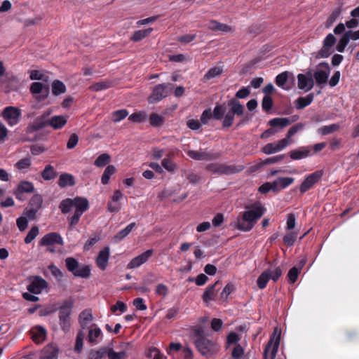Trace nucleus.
<instances>
[{
    "mask_svg": "<svg viewBox=\"0 0 359 359\" xmlns=\"http://www.w3.org/2000/svg\"><path fill=\"white\" fill-rule=\"evenodd\" d=\"M265 211V208L259 202L246 206L245 210L237 218V228L243 231H250Z\"/></svg>",
    "mask_w": 359,
    "mask_h": 359,
    "instance_id": "1",
    "label": "nucleus"
},
{
    "mask_svg": "<svg viewBox=\"0 0 359 359\" xmlns=\"http://www.w3.org/2000/svg\"><path fill=\"white\" fill-rule=\"evenodd\" d=\"M88 208V202L87 199L76 197L74 199L67 198L62 201L60 205V209L64 214L69 213L74 210V215L68 217L69 224L74 226L79 222L81 216Z\"/></svg>",
    "mask_w": 359,
    "mask_h": 359,
    "instance_id": "2",
    "label": "nucleus"
},
{
    "mask_svg": "<svg viewBox=\"0 0 359 359\" xmlns=\"http://www.w3.org/2000/svg\"><path fill=\"white\" fill-rule=\"evenodd\" d=\"M195 345L200 353L206 358L215 356L219 349L216 343L203 337H198L195 341Z\"/></svg>",
    "mask_w": 359,
    "mask_h": 359,
    "instance_id": "3",
    "label": "nucleus"
},
{
    "mask_svg": "<svg viewBox=\"0 0 359 359\" xmlns=\"http://www.w3.org/2000/svg\"><path fill=\"white\" fill-rule=\"evenodd\" d=\"M73 306L74 302L72 299L66 300L57 306L60 323L63 330H68L70 327L69 320Z\"/></svg>",
    "mask_w": 359,
    "mask_h": 359,
    "instance_id": "4",
    "label": "nucleus"
},
{
    "mask_svg": "<svg viewBox=\"0 0 359 359\" xmlns=\"http://www.w3.org/2000/svg\"><path fill=\"white\" fill-rule=\"evenodd\" d=\"M39 245L46 247L49 252H54L57 245H64V241L59 233L52 232L43 236L39 241Z\"/></svg>",
    "mask_w": 359,
    "mask_h": 359,
    "instance_id": "5",
    "label": "nucleus"
},
{
    "mask_svg": "<svg viewBox=\"0 0 359 359\" xmlns=\"http://www.w3.org/2000/svg\"><path fill=\"white\" fill-rule=\"evenodd\" d=\"M1 116L9 126H15L21 119L22 111L16 107L8 106L1 111Z\"/></svg>",
    "mask_w": 359,
    "mask_h": 359,
    "instance_id": "6",
    "label": "nucleus"
},
{
    "mask_svg": "<svg viewBox=\"0 0 359 359\" xmlns=\"http://www.w3.org/2000/svg\"><path fill=\"white\" fill-rule=\"evenodd\" d=\"M280 332L278 328L274 329L273 333L270 338L265 349L264 359H274L279 346Z\"/></svg>",
    "mask_w": 359,
    "mask_h": 359,
    "instance_id": "7",
    "label": "nucleus"
},
{
    "mask_svg": "<svg viewBox=\"0 0 359 359\" xmlns=\"http://www.w3.org/2000/svg\"><path fill=\"white\" fill-rule=\"evenodd\" d=\"M282 273L283 272L280 267H277L273 270L264 271L257 278V283L258 287L261 290L265 288L270 279L276 282L281 276Z\"/></svg>",
    "mask_w": 359,
    "mask_h": 359,
    "instance_id": "8",
    "label": "nucleus"
},
{
    "mask_svg": "<svg viewBox=\"0 0 359 359\" xmlns=\"http://www.w3.org/2000/svg\"><path fill=\"white\" fill-rule=\"evenodd\" d=\"M172 88V86L170 83H163L156 86L151 94L148 97V102L152 104L161 101L168 95Z\"/></svg>",
    "mask_w": 359,
    "mask_h": 359,
    "instance_id": "9",
    "label": "nucleus"
},
{
    "mask_svg": "<svg viewBox=\"0 0 359 359\" xmlns=\"http://www.w3.org/2000/svg\"><path fill=\"white\" fill-rule=\"evenodd\" d=\"M292 143V140L288 139H282L278 142L266 144L262 151L266 154H272L283 150L285 147Z\"/></svg>",
    "mask_w": 359,
    "mask_h": 359,
    "instance_id": "10",
    "label": "nucleus"
},
{
    "mask_svg": "<svg viewBox=\"0 0 359 359\" xmlns=\"http://www.w3.org/2000/svg\"><path fill=\"white\" fill-rule=\"evenodd\" d=\"M337 39L332 34H329L325 38L323 42V47L318 52V57H327L334 52V46Z\"/></svg>",
    "mask_w": 359,
    "mask_h": 359,
    "instance_id": "11",
    "label": "nucleus"
},
{
    "mask_svg": "<svg viewBox=\"0 0 359 359\" xmlns=\"http://www.w3.org/2000/svg\"><path fill=\"white\" fill-rule=\"evenodd\" d=\"M31 93L39 100H44L49 94V86L47 83L34 82L30 87Z\"/></svg>",
    "mask_w": 359,
    "mask_h": 359,
    "instance_id": "12",
    "label": "nucleus"
},
{
    "mask_svg": "<svg viewBox=\"0 0 359 359\" xmlns=\"http://www.w3.org/2000/svg\"><path fill=\"white\" fill-rule=\"evenodd\" d=\"M330 73V68L327 63H320L314 72L313 76L318 85L325 84Z\"/></svg>",
    "mask_w": 359,
    "mask_h": 359,
    "instance_id": "13",
    "label": "nucleus"
},
{
    "mask_svg": "<svg viewBox=\"0 0 359 359\" xmlns=\"http://www.w3.org/2000/svg\"><path fill=\"white\" fill-rule=\"evenodd\" d=\"M322 176L323 172L321 170H318L309 175L300 185L299 190L301 193L304 194L312 188L320 180Z\"/></svg>",
    "mask_w": 359,
    "mask_h": 359,
    "instance_id": "14",
    "label": "nucleus"
},
{
    "mask_svg": "<svg viewBox=\"0 0 359 359\" xmlns=\"http://www.w3.org/2000/svg\"><path fill=\"white\" fill-rule=\"evenodd\" d=\"M67 116H53L41 125V127L50 126L54 130H59L67 124Z\"/></svg>",
    "mask_w": 359,
    "mask_h": 359,
    "instance_id": "15",
    "label": "nucleus"
},
{
    "mask_svg": "<svg viewBox=\"0 0 359 359\" xmlns=\"http://www.w3.org/2000/svg\"><path fill=\"white\" fill-rule=\"evenodd\" d=\"M47 286V282L39 276L34 277L27 286V290L29 292L39 294L41 293L43 290Z\"/></svg>",
    "mask_w": 359,
    "mask_h": 359,
    "instance_id": "16",
    "label": "nucleus"
},
{
    "mask_svg": "<svg viewBox=\"0 0 359 359\" xmlns=\"http://www.w3.org/2000/svg\"><path fill=\"white\" fill-rule=\"evenodd\" d=\"M298 88L306 92L311 90L314 85V81L310 73L306 74H299L297 76Z\"/></svg>",
    "mask_w": 359,
    "mask_h": 359,
    "instance_id": "17",
    "label": "nucleus"
},
{
    "mask_svg": "<svg viewBox=\"0 0 359 359\" xmlns=\"http://www.w3.org/2000/svg\"><path fill=\"white\" fill-rule=\"evenodd\" d=\"M130 344L123 343L120 345V351H115L111 347H107L109 359H126L128 357V351Z\"/></svg>",
    "mask_w": 359,
    "mask_h": 359,
    "instance_id": "18",
    "label": "nucleus"
},
{
    "mask_svg": "<svg viewBox=\"0 0 359 359\" xmlns=\"http://www.w3.org/2000/svg\"><path fill=\"white\" fill-rule=\"evenodd\" d=\"M153 250H147L142 254L135 257L133 258L127 265V269H135L143 264H144L149 258L152 255Z\"/></svg>",
    "mask_w": 359,
    "mask_h": 359,
    "instance_id": "19",
    "label": "nucleus"
},
{
    "mask_svg": "<svg viewBox=\"0 0 359 359\" xmlns=\"http://www.w3.org/2000/svg\"><path fill=\"white\" fill-rule=\"evenodd\" d=\"M124 198V194L120 190L114 191L108 203L107 208L110 212H118L121 209L119 201Z\"/></svg>",
    "mask_w": 359,
    "mask_h": 359,
    "instance_id": "20",
    "label": "nucleus"
},
{
    "mask_svg": "<svg viewBox=\"0 0 359 359\" xmlns=\"http://www.w3.org/2000/svg\"><path fill=\"white\" fill-rule=\"evenodd\" d=\"M312 155V148L309 146L301 147L290 152V157L292 160H301Z\"/></svg>",
    "mask_w": 359,
    "mask_h": 359,
    "instance_id": "21",
    "label": "nucleus"
},
{
    "mask_svg": "<svg viewBox=\"0 0 359 359\" xmlns=\"http://www.w3.org/2000/svg\"><path fill=\"white\" fill-rule=\"evenodd\" d=\"M110 250L109 247L104 248L99 253L96 264L101 270H105L109 258Z\"/></svg>",
    "mask_w": 359,
    "mask_h": 359,
    "instance_id": "22",
    "label": "nucleus"
},
{
    "mask_svg": "<svg viewBox=\"0 0 359 359\" xmlns=\"http://www.w3.org/2000/svg\"><path fill=\"white\" fill-rule=\"evenodd\" d=\"M294 181L292 177H278L273 182V191H279L292 184Z\"/></svg>",
    "mask_w": 359,
    "mask_h": 359,
    "instance_id": "23",
    "label": "nucleus"
},
{
    "mask_svg": "<svg viewBox=\"0 0 359 359\" xmlns=\"http://www.w3.org/2000/svg\"><path fill=\"white\" fill-rule=\"evenodd\" d=\"M32 338L36 344L43 342L46 338V330L41 326H36L32 329Z\"/></svg>",
    "mask_w": 359,
    "mask_h": 359,
    "instance_id": "24",
    "label": "nucleus"
},
{
    "mask_svg": "<svg viewBox=\"0 0 359 359\" xmlns=\"http://www.w3.org/2000/svg\"><path fill=\"white\" fill-rule=\"evenodd\" d=\"M93 319V316L91 309H87L83 310L79 314V323L83 328H85L90 322H92Z\"/></svg>",
    "mask_w": 359,
    "mask_h": 359,
    "instance_id": "25",
    "label": "nucleus"
},
{
    "mask_svg": "<svg viewBox=\"0 0 359 359\" xmlns=\"http://www.w3.org/2000/svg\"><path fill=\"white\" fill-rule=\"evenodd\" d=\"M102 332L96 325L91 326L88 330V339L90 343L97 344V339L102 338Z\"/></svg>",
    "mask_w": 359,
    "mask_h": 359,
    "instance_id": "26",
    "label": "nucleus"
},
{
    "mask_svg": "<svg viewBox=\"0 0 359 359\" xmlns=\"http://www.w3.org/2000/svg\"><path fill=\"white\" fill-rule=\"evenodd\" d=\"M57 183L61 188H65L74 185L75 180L72 175L63 173L60 175Z\"/></svg>",
    "mask_w": 359,
    "mask_h": 359,
    "instance_id": "27",
    "label": "nucleus"
},
{
    "mask_svg": "<svg viewBox=\"0 0 359 359\" xmlns=\"http://www.w3.org/2000/svg\"><path fill=\"white\" fill-rule=\"evenodd\" d=\"M152 32L153 28L151 27L137 30L130 36V40L135 42L140 41L148 37Z\"/></svg>",
    "mask_w": 359,
    "mask_h": 359,
    "instance_id": "28",
    "label": "nucleus"
},
{
    "mask_svg": "<svg viewBox=\"0 0 359 359\" xmlns=\"http://www.w3.org/2000/svg\"><path fill=\"white\" fill-rule=\"evenodd\" d=\"M314 95L313 93H310L305 97H299L295 101V107L297 109H302L309 106L313 100Z\"/></svg>",
    "mask_w": 359,
    "mask_h": 359,
    "instance_id": "29",
    "label": "nucleus"
},
{
    "mask_svg": "<svg viewBox=\"0 0 359 359\" xmlns=\"http://www.w3.org/2000/svg\"><path fill=\"white\" fill-rule=\"evenodd\" d=\"M349 34L350 33L346 31L341 36L338 43L336 45V50L339 53H343L344 51L345 48L351 40Z\"/></svg>",
    "mask_w": 359,
    "mask_h": 359,
    "instance_id": "30",
    "label": "nucleus"
},
{
    "mask_svg": "<svg viewBox=\"0 0 359 359\" xmlns=\"http://www.w3.org/2000/svg\"><path fill=\"white\" fill-rule=\"evenodd\" d=\"M228 105L231 107V111L237 116H241L244 112L243 106L236 100L232 99L231 100Z\"/></svg>",
    "mask_w": 359,
    "mask_h": 359,
    "instance_id": "31",
    "label": "nucleus"
},
{
    "mask_svg": "<svg viewBox=\"0 0 359 359\" xmlns=\"http://www.w3.org/2000/svg\"><path fill=\"white\" fill-rule=\"evenodd\" d=\"M58 351L53 346H47L42 352L41 358L43 359H57Z\"/></svg>",
    "mask_w": 359,
    "mask_h": 359,
    "instance_id": "32",
    "label": "nucleus"
},
{
    "mask_svg": "<svg viewBox=\"0 0 359 359\" xmlns=\"http://www.w3.org/2000/svg\"><path fill=\"white\" fill-rule=\"evenodd\" d=\"M135 226V223L129 224L125 229L121 230L117 234L114 236V240L116 243L121 241L125 237H126L133 229Z\"/></svg>",
    "mask_w": 359,
    "mask_h": 359,
    "instance_id": "33",
    "label": "nucleus"
},
{
    "mask_svg": "<svg viewBox=\"0 0 359 359\" xmlns=\"http://www.w3.org/2000/svg\"><path fill=\"white\" fill-rule=\"evenodd\" d=\"M107 354V347L100 348L97 350H90L88 353V359H102Z\"/></svg>",
    "mask_w": 359,
    "mask_h": 359,
    "instance_id": "34",
    "label": "nucleus"
},
{
    "mask_svg": "<svg viewBox=\"0 0 359 359\" xmlns=\"http://www.w3.org/2000/svg\"><path fill=\"white\" fill-rule=\"evenodd\" d=\"M66 91L65 85L59 80H55L52 83V93L55 95H59Z\"/></svg>",
    "mask_w": 359,
    "mask_h": 359,
    "instance_id": "35",
    "label": "nucleus"
},
{
    "mask_svg": "<svg viewBox=\"0 0 359 359\" xmlns=\"http://www.w3.org/2000/svg\"><path fill=\"white\" fill-rule=\"evenodd\" d=\"M116 172V168L114 165H108L102 176L101 181L103 184H107L109 182L110 177Z\"/></svg>",
    "mask_w": 359,
    "mask_h": 359,
    "instance_id": "36",
    "label": "nucleus"
},
{
    "mask_svg": "<svg viewBox=\"0 0 359 359\" xmlns=\"http://www.w3.org/2000/svg\"><path fill=\"white\" fill-rule=\"evenodd\" d=\"M33 190V184L29 182L25 181L19 184L16 196L18 198H20V193H30L32 192Z\"/></svg>",
    "mask_w": 359,
    "mask_h": 359,
    "instance_id": "37",
    "label": "nucleus"
},
{
    "mask_svg": "<svg viewBox=\"0 0 359 359\" xmlns=\"http://www.w3.org/2000/svg\"><path fill=\"white\" fill-rule=\"evenodd\" d=\"M76 271L74 276L80 278H88L90 275V268L88 265L79 264Z\"/></svg>",
    "mask_w": 359,
    "mask_h": 359,
    "instance_id": "38",
    "label": "nucleus"
},
{
    "mask_svg": "<svg viewBox=\"0 0 359 359\" xmlns=\"http://www.w3.org/2000/svg\"><path fill=\"white\" fill-rule=\"evenodd\" d=\"M41 176L45 180H50L55 177L56 172L52 165H48L46 166L41 172Z\"/></svg>",
    "mask_w": 359,
    "mask_h": 359,
    "instance_id": "39",
    "label": "nucleus"
},
{
    "mask_svg": "<svg viewBox=\"0 0 359 359\" xmlns=\"http://www.w3.org/2000/svg\"><path fill=\"white\" fill-rule=\"evenodd\" d=\"M290 121L287 118H275L269 121V124L272 127L280 126L284 128L290 124Z\"/></svg>",
    "mask_w": 359,
    "mask_h": 359,
    "instance_id": "40",
    "label": "nucleus"
},
{
    "mask_svg": "<svg viewBox=\"0 0 359 359\" xmlns=\"http://www.w3.org/2000/svg\"><path fill=\"white\" fill-rule=\"evenodd\" d=\"M65 264L67 269L73 273V275H75L76 270L79 267V263L78 261L73 258V257H67L65 259Z\"/></svg>",
    "mask_w": 359,
    "mask_h": 359,
    "instance_id": "41",
    "label": "nucleus"
},
{
    "mask_svg": "<svg viewBox=\"0 0 359 359\" xmlns=\"http://www.w3.org/2000/svg\"><path fill=\"white\" fill-rule=\"evenodd\" d=\"M187 153L190 158L195 160H205L209 158V154L205 152L189 150Z\"/></svg>",
    "mask_w": 359,
    "mask_h": 359,
    "instance_id": "42",
    "label": "nucleus"
},
{
    "mask_svg": "<svg viewBox=\"0 0 359 359\" xmlns=\"http://www.w3.org/2000/svg\"><path fill=\"white\" fill-rule=\"evenodd\" d=\"M164 117L158 114H151L149 118L150 124L154 127H158L163 125Z\"/></svg>",
    "mask_w": 359,
    "mask_h": 359,
    "instance_id": "43",
    "label": "nucleus"
},
{
    "mask_svg": "<svg viewBox=\"0 0 359 359\" xmlns=\"http://www.w3.org/2000/svg\"><path fill=\"white\" fill-rule=\"evenodd\" d=\"M217 285V283H215L214 285L207 287V289L204 292L203 297H202L203 301L208 302L213 299V297H214L215 293V285Z\"/></svg>",
    "mask_w": 359,
    "mask_h": 359,
    "instance_id": "44",
    "label": "nucleus"
},
{
    "mask_svg": "<svg viewBox=\"0 0 359 359\" xmlns=\"http://www.w3.org/2000/svg\"><path fill=\"white\" fill-rule=\"evenodd\" d=\"M231 356L233 359H245L243 348L240 345H236L232 351Z\"/></svg>",
    "mask_w": 359,
    "mask_h": 359,
    "instance_id": "45",
    "label": "nucleus"
},
{
    "mask_svg": "<svg viewBox=\"0 0 359 359\" xmlns=\"http://www.w3.org/2000/svg\"><path fill=\"white\" fill-rule=\"evenodd\" d=\"M161 164L162 166L170 172H174L177 169V164L168 158H163Z\"/></svg>",
    "mask_w": 359,
    "mask_h": 359,
    "instance_id": "46",
    "label": "nucleus"
},
{
    "mask_svg": "<svg viewBox=\"0 0 359 359\" xmlns=\"http://www.w3.org/2000/svg\"><path fill=\"white\" fill-rule=\"evenodd\" d=\"M222 72V69L219 67H214L210 69L204 76L205 80H210L219 76Z\"/></svg>",
    "mask_w": 359,
    "mask_h": 359,
    "instance_id": "47",
    "label": "nucleus"
},
{
    "mask_svg": "<svg viewBox=\"0 0 359 359\" xmlns=\"http://www.w3.org/2000/svg\"><path fill=\"white\" fill-rule=\"evenodd\" d=\"M147 114L144 111H140L131 114L128 119L134 123H142L147 119Z\"/></svg>",
    "mask_w": 359,
    "mask_h": 359,
    "instance_id": "48",
    "label": "nucleus"
},
{
    "mask_svg": "<svg viewBox=\"0 0 359 359\" xmlns=\"http://www.w3.org/2000/svg\"><path fill=\"white\" fill-rule=\"evenodd\" d=\"M241 337L238 334L231 332L226 337V348H229L231 345H237L240 341Z\"/></svg>",
    "mask_w": 359,
    "mask_h": 359,
    "instance_id": "49",
    "label": "nucleus"
},
{
    "mask_svg": "<svg viewBox=\"0 0 359 359\" xmlns=\"http://www.w3.org/2000/svg\"><path fill=\"white\" fill-rule=\"evenodd\" d=\"M110 160V156L107 154H102L100 155L95 161V165L97 167H103L107 165Z\"/></svg>",
    "mask_w": 359,
    "mask_h": 359,
    "instance_id": "50",
    "label": "nucleus"
},
{
    "mask_svg": "<svg viewBox=\"0 0 359 359\" xmlns=\"http://www.w3.org/2000/svg\"><path fill=\"white\" fill-rule=\"evenodd\" d=\"M31 165V159L29 158H25L22 159H20L17 163L15 164V167L23 172H25L26 170L29 168Z\"/></svg>",
    "mask_w": 359,
    "mask_h": 359,
    "instance_id": "51",
    "label": "nucleus"
},
{
    "mask_svg": "<svg viewBox=\"0 0 359 359\" xmlns=\"http://www.w3.org/2000/svg\"><path fill=\"white\" fill-rule=\"evenodd\" d=\"M339 128V125L332 124L330 126H325L318 129V133L322 135H327L337 130Z\"/></svg>",
    "mask_w": 359,
    "mask_h": 359,
    "instance_id": "52",
    "label": "nucleus"
},
{
    "mask_svg": "<svg viewBox=\"0 0 359 359\" xmlns=\"http://www.w3.org/2000/svg\"><path fill=\"white\" fill-rule=\"evenodd\" d=\"M209 168H210V169L212 170L215 172H217V173L227 174V173H231L232 172L231 168H230L229 167H227L224 165H210Z\"/></svg>",
    "mask_w": 359,
    "mask_h": 359,
    "instance_id": "53",
    "label": "nucleus"
},
{
    "mask_svg": "<svg viewBox=\"0 0 359 359\" xmlns=\"http://www.w3.org/2000/svg\"><path fill=\"white\" fill-rule=\"evenodd\" d=\"M39 234V228L37 226H33L28 232L27 236L25 238V242L27 244L30 243Z\"/></svg>",
    "mask_w": 359,
    "mask_h": 359,
    "instance_id": "54",
    "label": "nucleus"
},
{
    "mask_svg": "<svg viewBox=\"0 0 359 359\" xmlns=\"http://www.w3.org/2000/svg\"><path fill=\"white\" fill-rule=\"evenodd\" d=\"M128 115V112L126 109H121L113 113L112 117L114 122H119Z\"/></svg>",
    "mask_w": 359,
    "mask_h": 359,
    "instance_id": "55",
    "label": "nucleus"
},
{
    "mask_svg": "<svg viewBox=\"0 0 359 359\" xmlns=\"http://www.w3.org/2000/svg\"><path fill=\"white\" fill-rule=\"evenodd\" d=\"M287 77L288 74L286 72L278 74L276 78V84L283 89H287L284 86L287 80Z\"/></svg>",
    "mask_w": 359,
    "mask_h": 359,
    "instance_id": "56",
    "label": "nucleus"
},
{
    "mask_svg": "<svg viewBox=\"0 0 359 359\" xmlns=\"http://www.w3.org/2000/svg\"><path fill=\"white\" fill-rule=\"evenodd\" d=\"M300 273V269H298L297 266L292 267L287 273V278L290 283H294Z\"/></svg>",
    "mask_w": 359,
    "mask_h": 359,
    "instance_id": "57",
    "label": "nucleus"
},
{
    "mask_svg": "<svg viewBox=\"0 0 359 359\" xmlns=\"http://www.w3.org/2000/svg\"><path fill=\"white\" fill-rule=\"evenodd\" d=\"M234 116L235 114L231 111L226 113L223 120V126L225 128H229L231 126L234 121Z\"/></svg>",
    "mask_w": 359,
    "mask_h": 359,
    "instance_id": "58",
    "label": "nucleus"
},
{
    "mask_svg": "<svg viewBox=\"0 0 359 359\" xmlns=\"http://www.w3.org/2000/svg\"><path fill=\"white\" fill-rule=\"evenodd\" d=\"M303 128H304V125L302 123L296 124L295 126H294L291 128H290V130H288L287 134V137L285 139H288V140H291L290 138L298 131L303 130Z\"/></svg>",
    "mask_w": 359,
    "mask_h": 359,
    "instance_id": "59",
    "label": "nucleus"
},
{
    "mask_svg": "<svg viewBox=\"0 0 359 359\" xmlns=\"http://www.w3.org/2000/svg\"><path fill=\"white\" fill-rule=\"evenodd\" d=\"M224 114V109L222 105H216L214 108L212 116L214 118L220 120L222 118Z\"/></svg>",
    "mask_w": 359,
    "mask_h": 359,
    "instance_id": "60",
    "label": "nucleus"
},
{
    "mask_svg": "<svg viewBox=\"0 0 359 359\" xmlns=\"http://www.w3.org/2000/svg\"><path fill=\"white\" fill-rule=\"evenodd\" d=\"M56 311H57V306L50 305V306H48L41 309L39 311V315L41 316H46L52 313L55 312Z\"/></svg>",
    "mask_w": 359,
    "mask_h": 359,
    "instance_id": "61",
    "label": "nucleus"
},
{
    "mask_svg": "<svg viewBox=\"0 0 359 359\" xmlns=\"http://www.w3.org/2000/svg\"><path fill=\"white\" fill-rule=\"evenodd\" d=\"M110 86L109 82L101 81L96 83L90 86V89L94 91H100L108 88Z\"/></svg>",
    "mask_w": 359,
    "mask_h": 359,
    "instance_id": "62",
    "label": "nucleus"
},
{
    "mask_svg": "<svg viewBox=\"0 0 359 359\" xmlns=\"http://www.w3.org/2000/svg\"><path fill=\"white\" fill-rule=\"evenodd\" d=\"M42 203V198L39 195L34 196L29 201V207L39 209Z\"/></svg>",
    "mask_w": 359,
    "mask_h": 359,
    "instance_id": "63",
    "label": "nucleus"
},
{
    "mask_svg": "<svg viewBox=\"0 0 359 359\" xmlns=\"http://www.w3.org/2000/svg\"><path fill=\"white\" fill-rule=\"evenodd\" d=\"M28 220L29 219L24 215H22V217H19L17 219V226L21 231L25 230L26 228L27 227Z\"/></svg>",
    "mask_w": 359,
    "mask_h": 359,
    "instance_id": "64",
    "label": "nucleus"
}]
</instances>
